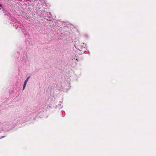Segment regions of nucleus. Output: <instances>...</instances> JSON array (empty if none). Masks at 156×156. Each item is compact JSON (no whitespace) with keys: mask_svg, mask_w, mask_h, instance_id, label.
Listing matches in <instances>:
<instances>
[{"mask_svg":"<svg viewBox=\"0 0 156 156\" xmlns=\"http://www.w3.org/2000/svg\"><path fill=\"white\" fill-rule=\"evenodd\" d=\"M27 80H25L24 82V84H23V90H24L25 87H26V84H27Z\"/></svg>","mask_w":156,"mask_h":156,"instance_id":"f257e3e1","label":"nucleus"},{"mask_svg":"<svg viewBox=\"0 0 156 156\" xmlns=\"http://www.w3.org/2000/svg\"><path fill=\"white\" fill-rule=\"evenodd\" d=\"M29 78H30V77H27V78L26 79V80H27V81L28 82V79H29Z\"/></svg>","mask_w":156,"mask_h":156,"instance_id":"f03ea898","label":"nucleus"},{"mask_svg":"<svg viewBox=\"0 0 156 156\" xmlns=\"http://www.w3.org/2000/svg\"><path fill=\"white\" fill-rule=\"evenodd\" d=\"M2 6V5L0 4V7H1Z\"/></svg>","mask_w":156,"mask_h":156,"instance_id":"7ed1b4c3","label":"nucleus"}]
</instances>
